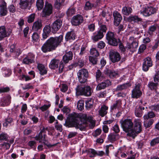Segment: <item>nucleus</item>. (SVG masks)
<instances>
[{
    "instance_id": "nucleus-1",
    "label": "nucleus",
    "mask_w": 159,
    "mask_h": 159,
    "mask_svg": "<svg viewBox=\"0 0 159 159\" xmlns=\"http://www.w3.org/2000/svg\"><path fill=\"white\" fill-rule=\"evenodd\" d=\"M66 122L71 126L75 127L76 129H79L80 130L85 129V124L88 122H89V125H91L92 128L95 125V121L93 120L92 117H88L87 115L81 113H74L70 114L68 118V120Z\"/></svg>"
},
{
    "instance_id": "nucleus-2",
    "label": "nucleus",
    "mask_w": 159,
    "mask_h": 159,
    "mask_svg": "<svg viewBox=\"0 0 159 159\" xmlns=\"http://www.w3.org/2000/svg\"><path fill=\"white\" fill-rule=\"evenodd\" d=\"M61 35L58 37H50L44 43L41 47V50L44 52H46L55 50L59 46L63 40Z\"/></svg>"
},
{
    "instance_id": "nucleus-3",
    "label": "nucleus",
    "mask_w": 159,
    "mask_h": 159,
    "mask_svg": "<svg viewBox=\"0 0 159 159\" xmlns=\"http://www.w3.org/2000/svg\"><path fill=\"white\" fill-rule=\"evenodd\" d=\"M75 90L77 95L89 96L92 93L91 88L89 86H83L81 85H79L76 88Z\"/></svg>"
},
{
    "instance_id": "nucleus-4",
    "label": "nucleus",
    "mask_w": 159,
    "mask_h": 159,
    "mask_svg": "<svg viewBox=\"0 0 159 159\" xmlns=\"http://www.w3.org/2000/svg\"><path fill=\"white\" fill-rule=\"evenodd\" d=\"M121 126L123 130L129 135L130 133H131V129L133 128V123L130 119H126L120 121Z\"/></svg>"
},
{
    "instance_id": "nucleus-5",
    "label": "nucleus",
    "mask_w": 159,
    "mask_h": 159,
    "mask_svg": "<svg viewBox=\"0 0 159 159\" xmlns=\"http://www.w3.org/2000/svg\"><path fill=\"white\" fill-rule=\"evenodd\" d=\"M134 127L131 129V133H130L129 135L133 137H134L136 135L140 133L142 130L141 123L140 120L137 119L135 120Z\"/></svg>"
},
{
    "instance_id": "nucleus-6",
    "label": "nucleus",
    "mask_w": 159,
    "mask_h": 159,
    "mask_svg": "<svg viewBox=\"0 0 159 159\" xmlns=\"http://www.w3.org/2000/svg\"><path fill=\"white\" fill-rule=\"evenodd\" d=\"M77 77L80 83H84L87 80L88 77V70L84 69L79 70L77 73Z\"/></svg>"
},
{
    "instance_id": "nucleus-7",
    "label": "nucleus",
    "mask_w": 159,
    "mask_h": 159,
    "mask_svg": "<svg viewBox=\"0 0 159 159\" xmlns=\"http://www.w3.org/2000/svg\"><path fill=\"white\" fill-rule=\"evenodd\" d=\"M52 7L50 3L48 2H46L45 6L41 13L42 17H46L49 16L52 13Z\"/></svg>"
},
{
    "instance_id": "nucleus-8",
    "label": "nucleus",
    "mask_w": 159,
    "mask_h": 159,
    "mask_svg": "<svg viewBox=\"0 0 159 159\" xmlns=\"http://www.w3.org/2000/svg\"><path fill=\"white\" fill-rule=\"evenodd\" d=\"M106 38L110 44L114 46L117 45L118 42L117 39L115 38L113 33L108 32L106 34Z\"/></svg>"
},
{
    "instance_id": "nucleus-9",
    "label": "nucleus",
    "mask_w": 159,
    "mask_h": 159,
    "mask_svg": "<svg viewBox=\"0 0 159 159\" xmlns=\"http://www.w3.org/2000/svg\"><path fill=\"white\" fill-rule=\"evenodd\" d=\"M109 57L111 61L113 63L119 61L121 59V56L117 52L111 50L109 53Z\"/></svg>"
},
{
    "instance_id": "nucleus-10",
    "label": "nucleus",
    "mask_w": 159,
    "mask_h": 159,
    "mask_svg": "<svg viewBox=\"0 0 159 159\" xmlns=\"http://www.w3.org/2000/svg\"><path fill=\"white\" fill-rule=\"evenodd\" d=\"M156 11V9L152 7H147L143 8L140 11L141 13L145 16H148L154 13Z\"/></svg>"
},
{
    "instance_id": "nucleus-11",
    "label": "nucleus",
    "mask_w": 159,
    "mask_h": 159,
    "mask_svg": "<svg viewBox=\"0 0 159 159\" xmlns=\"http://www.w3.org/2000/svg\"><path fill=\"white\" fill-rule=\"evenodd\" d=\"M62 25V21L58 19L54 21L51 25V30L53 33H56L61 28Z\"/></svg>"
},
{
    "instance_id": "nucleus-12",
    "label": "nucleus",
    "mask_w": 159,
    "mask_h": 159,
    "mask_svg": "<svg viewBox=\"0 0 159 159\" xmlns=\"http://www.w3.org/2000/svg\"><path fill=\"white\" fill-rule=\"evenodd\" d=\"M140 85H136L132 91L131 97L133 98H139L142 94V92L140 89Z\"/></svg>"
},
{
    "instance_id": "nucleus-13",
    "label": "nucleus",
    "mask_w": 159,
    "mask_h": 159,
    "mask_svg": "<svg viewBox=\"0 0 159 159\" xmlns=\"http://www.w3.org/2000/svg\"><path fill=\"white\" fill-rule=\"evenodd\" d=\"M152 65L151 59L149 57H147L143 60V70L146 71L148 70L149 68Z\"/></svg>"
},
{
    "instance_id": "nucleus-14",
    "label": "nucleus",
    "mask_w": 159,
    "mask_h": 159,
    "mask_svg": "<svg viewBox=\"0 0 159 159\" xmlns=\"http://www.w3.org/2000/svg\"><path fill=\"white\" fill-rule=\"evenodd\" d=\"M83 21L82 16L80 15L74 16L71 20V23L73 25L77 26L82 23Z\"/></svg>"
},
{
    "instance_id": "nucleus-15",
    "label": "nucleus",
    "mask_w": 159,
    "mask_h": 159,
    "mask_svg": "<svg viewBox=\"0 0 159 159\" xmlns=\"http://www.w3.org/2000/svg\"><path fill=\"white\" fill-rule=\"evenodd\" d=\"M34 56L33 54L30 53L23 60V63L29 64L34 62Z\"/></svg>"
},
{
    "instance_id": "nucleus-16",
    "label": "nucleus",
    "mask_w": 159,
    "mask_h": 159,
    "mask_svg": "<svg viewBox=\"0 0 159 159\" xmlns=\"http://www.w3.org/2000/svg\"><path fill=\"white\" fill-rule=\"evenodd\" d=\"M114 17V24L118 26L122 19V17L120 13L116 11H114L113 13Z\"/></svg>"
},
{
    "instance_id": "nucleus-17",
    "label": "nucleus",
    "mask_w": 159,
    "mask_h": 159,
    "mask_svg": "<svg viewBox=\"0 0 159 159\" xmlns=\"http://www.w3.org/2000/svg\"><path fill=\"white\" fill-rule=\"evenodd\" d=\"M73 54L71 51H69L66 53L62 58V60L65 63H68L69 61L72 59Z\"/></svg>"
},
{
    "instance_id": "nucleus-18",
    "label": "nucleus",
    "mask_w": 159,
    "mask_h": 159,
    "mask_svg": "<svg viewBox=\"0 0 159 159\" xmlns=\"http://www.w3.org/2000/svg\"><path fill=\"white\" fill-rule=\"evenodd\" d=\"M60 63L59 59L54 58L51 61L49 65V67L52 69H55L58 67Z\"/></svg>"
},
{
    "instance_id": "nucleus-19",
    "label": "nucleus",
    "mask_w": 159,
    "mask_h": 159,
    "mask_svg": "<svg viewBox=\"0 0 159 159\" xmlns=\"http://www.w3.org/2000/svg\"><path fill=\"white\" fill-rule=\"evenodd\" d=\"M42 26L41 21L39 20H38L34 23L32 28V30L34 31H37L41 28Z\"/></svg>"
},
{
    "instance_id": "nucleus-20",
    "label": "nucleus",
    "mask_w": 159,
    "mask_h": 159,
    "mask_svg": "<svg viewBox=\"0 0 159 159\" xmlns=\"http://www.w3.org/2000/svg\"><path fill=\"white\" fill-rule=\"evenodd\" d=\"M10 33L11 32H10L7 34L5 26H0V41L4 38L9 35Z\"/></svg>"
},
{
    "instance_id": "nucleus-21",
    "label": "nucleus",
    "mask_w": 159,
    "mask_h": 159,
    "mask_svg": "<svg viewBox=\"0 0 159 159\" xmlns=\"http://www.w3.org/2000/svg\"><path fill=\"white\" fill-rule=\"evenodd\" d=\"M11 97L10 96L8 95L5 97L3 98L2 99V102L4 103H2L0 105L1 106H4L5 105H9L11 102Z\"/></svg>"
},
{
    "instance_id": "nucleus-22",
    "label": "nucleus",
    "mask_w": 159,
    "mask_h": 159,
    "mask_svg": "<svg viewBox=\"0 0 159 159\" xmlns=\"http://www.w3.org/2000/svg\"><path fill=\"white\" fill-rule=\"evenodd\" d=\"M37 68L39 71L40 74L43 75L47 73V70L45 66L42 64H38Z\"/></svg>"
},
{
    "instance_id": "nucleus-23",
    "label": "nucleus",
    "mask_w": 159,
    "mask_h": 159,
    "mask_svg": "<svg viewBox=\"0 0 159 159\" xmlns=\"http://www.w3.org/2000/svg\"><path fill=\"white\" fill-rule=\"evenodd\" d=\"M75 35L73 31L69 32L67 33L65 36V39L66 40H74L75 39Z\"/></svg>"
},
{
    "instance_id": "nucleus-24",
    "label": "nucleus",
    "mask_w": 159,
    "mask_h": 159,
    "mask_svg": "<svg viewBox=\"0 0 159 159\" xmlns=\"http://www.w3.org/2000/svg\"><path fill=\"white\" fill-rule=\"evenodd\" d=\"M108 107L103 105L102 106L100 109V116L103 117L107 113Z\"/></svg>"
},
{
    "instance_id": "nucleus-25",
    "label": "nucleus",
    "mask_w": 159,
    "mask_h": 159,
    "mask_svg": "<svg viewBox=\"0 0 159 159\" xmlns=\"http://www.w3.org/2000/svg\"><path fill=\"white\" fill-rule=\"evenodd\" d=\"M29 3V0H20L19 4L21 9H25L27 7Z\"/></svg>"
},
{
    "instance_id": "nucleus-26",
    "label": "nucleus",
    "mask_w": 159,
    "mask_h": 159,
    "mask_svg": "<svg viewBox=\"0 0 159 159\" xmlns=\"http://www.w3.org/2000/svg\"><path fill=\"white\" fill-rule=\"evenodd\" d=\"M144 108L140 106H137L135 111V115L138 117H140L142 116V111L144 110Z\"/></svg>"
},
{
    "instance_id": "nucleus-27",
    "label": "nucleus",
    "mask_w": 159,
    "mask_h": 159,
    "mask_svg": "<svg viewBox=\"0 0 159 159\" xmlns=\"http://www.w3.org/2000/svg\"><path fill=\"white\" fill-rule=\"evenodd\" d=\"M121 101L118 100L116 101L115 103H114L111 107V111L116 109H118L121 107Z\"/></svg>"
},
{
    "instance_id": "nucleus-28",
    "label": "nucleus",
    "mask_w": 159,
    "mask_h": 159,
    "mask_svg": "<svg viewBox=\"0 0 159 159\" xmlns=\"http://www.w3.org/2000/svg\"><path fill=\"white\" fill-rule=\"evenodd\" d=\"M0 15L1 16H5L7 14V9L6 5L2 4L0 5Z\"/></svg>"
},
{
    "instance_id": "nucleus-29",
    "label": "nucleus",
    "mask_w": 159,
    "mask_h": 159,
    "mask_svg": "<svg viewBox=\"0 0 159 159\" xmlns=\"http://www.w3.org/2000/svg\"><path fill=\"white\" fill-rule=\"evenodd\" d=\"M132 11V9L129 7H124L122 9V13L125 15H129Z\"/></svg>"
},
{
    "instance_id": "nucleus-30",
    "label": "nucleus",
    "mask_w": 159,
    "mask_h": 159,
    "mask_svg": "<svg viewBox=\"0 0 159 159\" xmlns=\"http://www.w3.org/2000/svg\"><path fill=\"white\" fill-rule=\"evenodd\" d=\"M128 20L130 22L134 21L135 22H138L141 21L142 19L139 18L137 16H131L129 17L128 19Z\"/></svg>"
},
{
    "instance_id": "nucleus-31",
    "label": "nucleus",
    "mask_w": 159,
    "mask_h": 159,
    "mask_svg": "<svg viewBox=\"0 0 159 159\" xmlns=\"http://www.w3.org/2000/svg\"><path fill=\"white\" fill-rule=\"evenodd\" d=\"M130 85L128 83L122 85H118L116 89V91H121L129 87Z\"/></svg>"
},
{
    "instance_id": "nucleus-32",
    "label": "nucleus",
    "mask_w": 159,
    "mask_h": 159,
    "mask_svg": "<svg viewBox=\"0 0 159 159\" xmlns=\"http://www.w3.org/2000/svg\"><path fill=\"white\" fill-rule=\"evenodd\" d=\"M106 30L107 28L105 25H102L100 26V39L103 37Z\"/></svg>"
},
{
    "instance_id": "nucleus-33",
    "label": "nucleus",
    "mask_w": 159,
    "mask_h": 159,
    "mask_svg": "<svg viewBox=\"0 0 159 159\" xmlns=\"http://www.w3.org/2000/svg\"><path fill=\"white\" fill-rule=\"evenodd\" d=\"M111 83L109 80H106L104 82H102L100 84V89H103L106 87L107 86L110 85Z\"/></svg>"
},
{
    "instance_id": "nucleus-34",
    "label": "nucleus",
    "mask_w": 159,
    "mask_h": 159,
    "mask_svg": "<svg viewBox=\"0 0 159 159\" xmlns=\"http://www.w3.org/2000/svg\"><path fill=\"white\" fill-rule=\"evenodd\" d=\"M43 0H37L36 5L38 10H41L43 7Z\"/></svg>"
},
{
    "instance_id": "nucleus-35",
    "label": "nucleus",
    "mask_w": 159,
    "mask_h": 159,
    "mask_svg": "<svg viewBox=\"0 0 159 159\" xmlns=\"http://www.w3.org/2000/svg\"><path fill=\"white\" fill-rule=\"evenodd\" d=\"M35 17V14L32 13L27 17V21L28 23H30L34 22Z\"/></svg>"
},
{
    "instance_id": "nucleus-36",
    "label": "nucleus",
    "mask_w": 159,
    "mask_h": 159,
    "mask_svg": "<svg viewBox=\"0 0 159 159\" xmlns=\"http://www.w3.org/2000/svg\"><path fill=\"white\" fill-rule=\"evenodd\" d=\"M77 107L80 110H82L84 108V101L83 100H80L78 102Z\"/></svg>"
},
{
    "instance_id": "nucleus-37",
    "label": "nucleus",
    "mask_w": 159,
    "mask_h": 159,
    "mask_svg": "<svg viewBox=\"0 0 159 159\" xmlns=\"http://www.w3.org/2000/svg\"><path fill=\"white\" fill-rule=\"evenodd\" d=\"M93 101L92 99H88L86 102L85 107L87 108H90L93 107Z\"/></svg>"
},
{
    "instance_id": "nucleus-38",
    "label": "nucleus",
    "mask_w": 159,
    "mask_h": 159,
    "mask_svg": "<svg viewBox=\"0 0 159 159\" xmlns=\"http://www.w3.org/2000/svg\"><path fill=\"white\" fill-rule=\"evenodd\" d=\"M43 130H41L39 134L36 135L34 138L36 140L39 141V143H42L43 138L42 133Z\"/></svg>"
},
{
    "instance_id": "nucleus-39",
    "label": "nucleus",
    "mask_w": 159,
    "mask_h": 159,
    "mask_svg": "<svg viewBox=\"0 0 159 159\" xmlns=\"http://www.w3.org/2000/svg\"><path fill=\"white\" fill-rule=\"evenodd\" d=\"M108 138L111 141H114L119 138V136L117 134H110L108 136Z\"/></svg>"
},
{
    "instance_id": "nucleus-40",
    "label": "nucleus",
    "mask_w": 159,
    "mask_h": 159,
    "mask_svg": "<svg viewBox=\"0 0 159 159\" xmlns=\"http://www.w3.org/2000/svg\"><path fill=\"white\" fill-rule=\"evenodd\" d=\"M92 39L94 42H96L99 39V30L97 33L93 34V35L92 36Z\"/></svg>"
},
{
    "instance_id": "nucleus-41",
    "label": "nucleus",
    "mask_w": 159,
    "mask_h": 159,
    "mask_svg": "<svg viewBox=\"0 0 159 159\" xmlns=\"http://www.w3.org/2000/svg\"><path fill=\"white\" fill-rule=\"evenodd\" d=\"M158 84L153 82H150L148 84L149 88L151 90H156Z\"/></svg>"
},
{
    "instance_id": "nucleus-42",
    "label": "nucleus",
    "mask_w": 159,
    "mask_h": 159,
    "mask_svg": "<svg viewBox=\"0 0 159 159\" xmlns=\"http://www.w3.org/2000/svg\"><path fill=\"white\" fill-rule=\"evenodd\" d=\"M159 143V136L152 139L150 142V145L153 146Z\"/></svg>"
},
{
    "instance_id": "nucleus-43",
    "label": "nucleus",
    "mask_w": 159,
    "mask_h": 159,
    "mask_svg": "<svg viewBox=\"0 0 159 159\" xmlns=\"http://www.w3.org/2000/svg\"><path fill=\"white\" fill-rule=\"evenodd\" d=\"M12 121V119L10 117H7L5 120V122L3 124V126L7 127L8 125L10 124Z\"/></svg>"
},
{
    "instance_id": "nucleus-44",
    "label": "nucleus",
    "mask_w": 159,
    "mask_h": 159,
    "mask_svg": "<svg viewBox=\"0 0 159 159\" xmlns=\"http://www.w3.org/2000/svg\"><path fill=\"white\" fill-rule=\"evenodd\" d=\"M64 2V0H56V2L55 3L56 8L57 9H59Z\"/></svg>"
},
{
    "instance_id": "nucleus-45",
    "label": "nucleus",
    "mask_w": 159,
    "mask_h": 159,
    "mask_svg": "<svg viewBox=\"0 0 159 159\" xmlns=\"http://www.w3.org/2000/svg\"><path fill=\"white\" fill-rule=\"evenodd\" d=\"M96 154V152L93 149H90L88 151V155L91 157H94Z\"/></svg>"
},
{
    "instance_id": "nucleus-46",
    "label": "nucleus",
    "mask_w": 159,
    "mask_h": 159,
    "mask_svg": "<svg viewBox=\"0 0 159 159\" xmlns=\"http://www.w3.org/2000/svg\"><path fill=\"white\" fill-rule=\"evenodd\" d=\"M107 75L110 78H112L116 76L117 73L116 72L111 70H107Z\"/></svg>"
},
{
    "instance_id": "nucleus-47",
    "label": "nucleus",
    "mask_w": 159,
    "mask_h": 159,
    "mask_svg": "<svg viewBox=\"0 0 159 159\" xmlns=\"http://www.w3.org/2000/svg\"><path fill=\"white\" fill-rule=\"evenodd\" d=\"M90 53L91 55L94 57L98 56L99 54L98 51L95 48H93L90 50Z\"/></svg>"
},
{
    "instance_id": "nucleus-48",
    "label": "nucleus",
    "mask_w": 159,
    "mask_h": 159,
    "mask_svg": "<svg viewBox=\"0 0 159 159\" xmlns=\"http://www.w3.org/2000/svg\"><path fill=\"white\" fill-rule=\"evenodd\" d=\"M153 122V120H150L148 121H145L144 123V124L145 127L148 128L152 124Z\"/></svg>"
},
{
    "instance_id": "nucleus-49",
    "label": "nucleus",
    "mask_w": 159,
    "mask_h": 159,
    "mask_svg": "<svg viewBox=\"0 0 159 159\" xmlns=\"http://www.w3.org/2000/svg\"><path fill=\"white\" fill-rule=\"evenodd\" d=\"M110 145H107L106 147V153H105L104 152L102 151H100V156H108L109 153V146Z\"/></svg>"
},
{
    "instance_id": "nucleus-50",
    "label": "nucleus",
    "mask_w": 159,
    "mask_h": 159,
    "mask_svg": "<svg viewBox=\"0 0 159 159\" xmlns=\"http://www.w3.org/2000/svg\"><path fill=\"white\" fill-rule=\"evenodd\" d=\"M155 116V114L152 111H150L148 112L147 115L144 116V119H148L154 117Z\"/></svg>"
},
{
    "instance_id": "nucleus-51",
    "label": "nucleus",
    "mask_w": 159,
    "mask_h": 159,
    "mask_svg": "<svg viewBox=\"0 0 159 159\" xmlns=\"http://www.w3.org/2000/svg\"><path fill=\"white\" fill-rule=\"evenodd\" d=\"M93 5L89 2H87L85 5L84 8L85 10H87L92 8Z\"/></svg>"
},
{
    "instance_id": "nucleus-52",
    "label": "nucleus",
    "mask_w": 159,
    "mask_h": 159,
    "mask_svg": "<svg viewBox=\"0 0 159 159\" xmlns=\"http://www.w3.org/2000/svg\"><path fill=\"white\" fill-rule=\"evenodd\" d=\"M19 79L20 80H25V81H27L31 79L30 77L28 76L25 75L23 74L20 75L19 76Z\"/></svg>"
},
{
    "instance_id": "nucleus-53",
    "label": "nucleus",
    "mask_w": 159,
    "mask_h": 159,
    "mask_svg": "<svg viewBox=\"0 0 159 159\" xmlns=\"http://www.w3.org/2000/svg\"><path fill=\"white\" fill-rule=\"evenodd\" d=\"M84 62L83 61H79L78 63H75L72 64L71 66L72 67H75L77 66H79L80 67H82L84 66Z\"/></svg>"
},
{
    "instance_id": "nucleus-54",
    "label": "nucleus",
    "mask_w": 159,
    "mask_h": 159,
    "mask_svg": "<svg viewBox=\"0 0 159 159\" xmlns=\"http://www.w3.org/2000/svg\"><path fill=\"white\" fill-rule=\"evenodd\" d=\"M146 45L144 44H142L141 45L139 49L138 53H141L143 52L144 50L146 49Z\"/></svg>"
},
{
    "instance_id": "nucleus-55",
    "label": "nucleus",
    "mask_w": 159,
    "mask_h": 159,
    "mask_svg": "<svg viewBox=\"0 0 159 159\" xmlns=\"http://www.w3.org/2000/svg\"><path fill=\"white\" fill-rule=\"evenodd\" d=\"M32 39L33 40L34 42H37L39 40V36L38 34L36 33H34L32 36Z\"/></svg>"
},
{
    "instance_id": "nucleus-56",
    "label": "nucleus",
    "mask_w": 159,
    "mask_h": 159,
    "mask_svg": "<svg viewBox=\"0 0 159 159\" xmlns=\"http://www.w3.org/2000/svg\"><path fill=\"white\" fill-rule=\"evenodd\" d=\"M3 74L5 76L8 77L11 74V71L10 69H5L3 71Z\"/></svg>"
},
{
    "instance_id": "nucleus-57",
    "label": "nucleus",
    "mask_w": 159,
    "mask_h": 159,
    "mask_svg": "<svg viewBox=\"0 0 159 159\" xmlns=\"http://www.w3.org/2000/svg\"><path fill=\"white\" fill-rule=\"evenodd\" d=\"M51 26L49 25H46L43 29V32H45L47 33H49L51 32Z\"/></svg>"
},
{
    "instance_id": "nucleus-58",
    "label": "nucleus",
    "mask_w": 159,
    "mask_h": 159,
    "mask_svg": "<svg viewBox=\"0 0 159 159\" xmlns=\"http://www.w3.org/2000/svg\"><path fill=\"white\" fill-rule=\"evenodd\" d=\"M153 80L155 82H159V70L156 73Z\"/></svg>"
},
{
    "instance_id": "nucleus-59",
    "label": "nucleus",
    "mask_w": 159,
    "mask_h": 159,
    "mask_svg": "<svg viewBox=\"0 0 159 159\" xmlns=\"http://www.w3.org/2000/svg\"><path fill=\"white\" fill-rule=\"evenodd\" d=\"M158 27V26L157 25H154L151 26L149 28V30L152 33L155 31L157 28Z\"/></svg>"
},
{
    "instance_id": "nucleus-60",
    "label": "nucleus",
    "mask_w": 159,
    "mask_h": 159,
    "mask_svg": "<svg viewBox=\"0 0 159 159\" xmlns=\"http://www.w3.org/2000/svg\"><path fill=\"white\" fill-rule=\"evenodd\" d=\"M10 89L8 87H2L0 88V93H5L9 92Z\"/></svg>"
},
{
    "instance_id": "nucleus-61",
    "label": "nucleus",
    "mask_w": 159,
    "mask_h": 159,
    "mask_svg": "<svg viewBox=\"0 0 159 159\" xmlns=\"http://www.w3.org/2000/svg\"><path fill=\"white\" fill-rule=\"evenodd\" d=\"M68 88V86L66 84H62L61 88V91L63 92H65L67 90Z\"/></svg>"
},
{
    "instance_id": "nucleus-62",
    "label": "nucleus",
    "mask_w": 159,
    "mask_h": 159,
    "mask_svg": "<svg viewBox=\"0 0 159 159\" xmlns=\"http://www.w3.org/2000/svg\"><path fill=\"white\" fill-rule=\"evenodd\" d=\"M24 20L23 19H21L18 22V25L19 26V29H20V30H22V27L24 25Z\"/></svg>"
},
{
    "instance_id": "nucleus-63",
    "label": "nucleus",
    "mask_w": 159,
    "mask_h": 159,
    "mask_svg": "<svg viewBox=\"0 0 159 159\" xmlns=\"http://www.w3.org/2000/svg\"><path fill=\"white\" fill-rule=\"evenodd\" d=\"M8 10L10 12L14 13L16 11L15 6L13 5H11L8 7Z\"/></svg>"
},
{
    "instance_id": "nucleus-64",
    "label": "nucleus",
    "mask_w": 159,
    "mask_h": 159,
    "mask_svg": "<svg viewBox=\"0 0 159 159\" xmlns=\"http://www.w3.org/2000/svg\"><path fill=\"white\" fill-rule=\"evenodd\" d=\"M152 110L155 111L157 112L159 111V105L157 104L152 106L151 107Z\"/></svg>"
}]
</instances>
